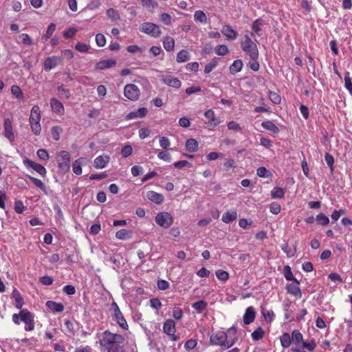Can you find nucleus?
I'll return each instance as SVG.
<instances>
[{"instance_id":"f257e3e1","label":"nucleus","mask_w":352,"mask_h":352,"mask_svg":"<svg viewBox=\"0 0 352 352\" xmlns=\"http://www.w3.org/2000/svg\"><path fill=\"white\" fill-rule=\"evenodd\" d=\"M124 342V338L121 334L106 330L101 335L99 343L102 352H125Z\"/></svg>"},{"instance_id":"f03ea898","label":"nucleus","mask_w":352,"mask_h":352,"mask_svg":"<svg viewBox=\"0 0 352 352\" xmlns=\"http://www.w3.org/2000/svg\"><path fill=\"white\" fill-rule=\"evenodd\" d=\"M12 319L16 325H19L21 322H24V329L26 331H32L34 329V314L28 309H21L19 314H14Z\"/></svg>"},{"instance_id":"7ed1b4c3","label":"nucleus","mask_w":352,"mask_h":352,"mask_svg":"<svg viewBox=\"0 0 352 352\" xmlns=\"http://www.w3.org/2000/svg\"><path fill=\"white\" fill-rule=\"evenodd\" d=\"M237 340V338L228 340V334L221 331L212 333L210 338V343L212 345L220 346L223 350L228 349L232 346Z\"/></svg>"},{"instance_id":"20e7f679","label":"nucleus","mask_w":352,"mask_h":352,"mask_svg":"<svg viewBox=\"0 0 352 352\" xmlns=\"http://www.w3.org/2000/svg\"><path fill=\"white\" fill-rule=\"evenodd\" d=\"M241 47L252 60H255L258 58V50L256 44L253 42L248 35L243 36V40L241 42Z\"/></svg>"},{"instance_id":"39448f33","label":"nucleus","mask_w":352,"mask_h":352,"mask_svg":"<svg viewBox=\"0 0 352 352\" xmlns=\"http://www.w3.org/2000/svg\"><path fill=\"white\" fill-rule=\"evenodd\" d=\"M140 30L142 32H144L154 38L159 37L162 34V31L160 30V27L157 25L150 22L143 23L140 25Z\"/></svg>"},{"instance_id":"423d86ee","label":"nucleus","mask_w":352,"mask_h":352,"mask_svg":"<svg viewBox=\"0 0 352 352\" xmlns=\"http://www.w3.org/2000/svg\"><path fill=\"white\" fill-rule=\"evenodd\" d=\"M58 168L60 170L66 172L70 168V154L66 151L59 152L56 157Z\"/></svg>"},{"instance_id":"0eeeda50","label":"nucleus","mask_w":352,"mask_h":352,"mask_svg":"<svg viewBox=\"0 0 352 352\" xmlns=\"http://www.w3.org/2000/svg\"><path fill=\"white\" fill-rule=\"evenodd\" d=\"M124 95L129 100L135 101L140 97V90L134 84H127L124 88Z\"/></svg>"},{"instance_id":"6e6552de","label":"nucleus","mask_w":352,"mask_h":352,"mask_svg":"<svg viewBox=\"0 0 352 352\" xmlns=\"http://www.w3.org/2000/svg\"><path fill=\"white\" fill-rule=\"evenodd\" d=\"M156 223L164 228H169L173 223V217L168 212H160L155 217Z\"/></svg>"},{"instance_id":"1a4fd4ad","label":"nucleus","mask_w":352,"mask_h":352,"mask_svg":"<svg viewBox=\"0 0 352 352\" xmlns=\"http://www.w3.org/2000/svg\"><path fill=\"white\" fill-rule=\"evenodd\" d=\"M111 307L113 310L114 320H116L117 322V323L119 324V326L122 329H125V330L128 329L127 322H126V320L124 319V318L120 308L118 307V305L116 304V302H113L111 304Z\"/></svg>"},{"instance_id":"9d476101","label":"nucleus","mask_w":352,"mask_h":352,"mask_svg":"<svg viewBox=\"0 0 352 352\" xmlns=\"http://www.w3.org/2000/svg\"><path fill=\"white\" fill-rule=\"evenodd\" d=\"M163 330L166 334L170 336L172 340L176 341L179 339V337L175 334L176 329L174 320L171 319L166 320L164 323Z\"/></svg>"},{"instance_id":"9b49d317","label":"nucleus","mask_w":352,"mask_h":352,"mask_svg":"<svg viewBox=\"0 0 352 352\" xmlns=\"http://www.w3.org/2000/svg\"><path fill=\"white\" fill-rule=\"evenodd\" d=\"M4 136L11 142L14 141L15 136L12 129V122L11 119L6 118L3 122Z\"/></svg>"},{"instance_id":"f8f14e48","label":"nucleus","mask_w":352,"mask_h":352,"mask_svg":"<svg viewBox=\"0 0 352 352\" xmlns=\"http://www.w3.org/2000/svg\"><path fill=\"white\" fill-rule=\"evenodd\" d=\"M62 61V58L57 56L47 57L44 62V69L47 72L52 70L58 66Z\"/></svg>"},{"instance_id":"ddd939ff","label":"nucleus","mask_w":352,"mask_h":352,"mask_svg":"<svg viewBox=\"0 0 352 352\" xmlns=\"http://www.w3.org/2000/svg\"><path fill=\"white\" fill-rule=\"evenodd\" d=\"M161 80L168 86L179 89L182 86V82L176 77L172 76H161Z\"/></svg>"},{"instance_id":"4468645a","label":"nucleus","mask_w":352,"mask_h":352,"mask_svg":"<svg viewBox=\"0 0 352 352\" xmlns=\"http://www.w3.org/2000/svg\"><path fill=\"white\" fill-rule=\"evenodd\" d=\"M23 163L26 166L32 168L42 176H45L47 173V170L43 165L36 163L32 160L26 159L23 161Z\"/></svg>"},{"instance_id":"2eb2a0df","label":"nucleus","mask_w":352,"mask_h":352,"mask_svg":"<svg viewBox=\"0 0 352 352\" xmlns=\"http://www.w3.org/2000/svg\"><path fill=\"white\" fill-rule=\"evenodd\" d=\"M117 63L115 59H104L96 63L95 68L97 70H104L114 67Z\"/></svg>"},{"instance_id":"dca6fc26","label":"nucleus","mask_w":352,"mask_h":352,"mask_svg":"<svg viewBox=\"0 0 352 352\" xmlns=\"http://www.w3.org/2000/svg\"><path fill=\"white\" fill-rule=\"evenodd\" d=\"M256 317V311L254 307H248L243 315V322L245 324H250L254 322Z\"/></svg>"},{"instance_id":"f3484780","label":"nucleus","mask_w":352,"mask_h":352,"mask_svg":"<svg viewBox=\"0 0 352 352\" xmlns=\"http://www.w3.org/2000/svg\"><path fill=\"white\" fill-rule=\"evenodd\" d=\"M146 197L151 201L158 205L162 204L164 201V197L162 194L153 190L147 192Z\"/></svg>"},{"instance_id":"a211bd4d","label":"nucleus","mask_w":352,"mask_h":352,"mask_svg":"<svg viewBox=\"0 0 352 352\" xmlns=\"http://www.w3.org/2000/svg\"><path fill=\"white\" fill-rule=\"evenodd\" d=\"M11 298L14 300L13 305L16 308L21 310L23 309L22 307L24 305L23 298L16 289H13Z\"/></svg>"},{"instance_id":"6ab92c4d","label":"nucleus","mask_w":352,"mask_h":352,"mask_svg":"<svg viewBox=\"0 0 352 352\" xmlns=\"http://www.w3.org/2000/svg\"><path fill=\"white\" fill-rule=\"evenodd\" d=\"M148 113V110L145 107H140L135 111H133L126 116V120H132L138 118H144Z\"/></svg>"},{"instance_id":"aec40b11","label":"nucleus","mask_w":352,"mask_h":352,"mask_svg":"<svg viewBox=\"0 0 352 352\" xmlns=\"http://www.w3.org/2000/svg\"><path fill=\"white\" fill-rule=\"evenodd\" d=\"M221 33L226 36L228 40L233 41L237 37V32L228 25H225L222 27Z\"/></svg>"},{"instance_id":"412c9836","label":"nucleus","mask_w":352,"mask_h":352,"mask_svg":"<svg viewBox=\"0 0 352 352\" xmlns=\"http://www.w3.org/2000/svg\"><path fill=\"white\" fill-rule=\"evenodd\" d=\"M50 106L52 110L59 115H63L65 109L63 104L56 98H53L50 100Z\"/></svg>"},{"instance_id":"4be33fe9","label":"nucleus","mask_w":352,"mask_h":352,"mask_svg":"<svg viewBox=\"0 0 352 352\" xmlns=\"http://www.w3.org/2000/svg\"><path fill=\"white\" fill-rule=\"evenodd\" d=\"M41 110L38 106L34 105L31 109V114L30 117V124L38 123L41 120Z\"/></svg>"},{"instance_id":"5701e85b","label":"nucleus","mask_w":352,"mask_h":352,"mask_svg":"<svg viewBox=\"0 0 352 352\" xmlns=\"http://www.w3.org/2000/svg\"><path fill=\"white\" fill-rule=\"evenodd\" d=\"M109 157L107 155L98 156L94 162V166L96 168H104L109 162Z\"/></svg>"},{"instance_id":"b1692460","label":"nucleus","mask_w":352,"mask_h":352,"mask_svg":"<svg viewBox=\"0 0 352 352\" xmlns=\"http://www.w3.org/2000/svg\"><path fill=\"white\" fill-rule=\"evenodd\" d=\"M237 218V212L235 209L227 211L222 216L221 220L226 223H229Z\"/></svg>"},{"instance_id":"393cba45","label":"nucleus","mask_w":352,"mask_h":352,"mask_svg":"<svg viewBox=\"0 0 352 352\" xmlns=\"http://www.w3.org/2000/svg\"><path fill=\"white\" fill-rule=\"evenodd\" d=\"M204 116L208 120V124L209 126L214 127L219 124L215 117L214 112L212 109L207 110L204 113Z\"/></svg>"},{"instance_id":"a878e982","label":"nucleus","mask_w":352,"mask_h":352,"mask_svg":"<svg viewBox=\"0 0 352 352\" xmlns=\"http://www.w3.org/2000/svg\"><path fill=\"white\" fill-rule=\"evenodd\" d=\"M86 162V158L80 157L75 160L72 164V170L77 175H80L82 174V164Z\"/></svg>"},{"instance_id":"bb28decb","label":"nucleus","mask_w":352,"mask_h":352,"mask_svg":"<svg viewBox=\"0 0 352 352\" xmlns=\"http://www.w3.org/2000/svg\"><path fill=\"white\" fill-rule=\"evenodd\" d=\"M46 305L51 311L56 313H60L64 310V306L60 302L49 300L46 302Z\"/></svg>"},{"instance_id":"cd10ccee","label":"nucleus","mask_w":352,"mask_h":352,"mask_svg":"<svg viewBox=\"0 0 352 352\" xmlns=\"http://www.w3.org/2000/svg\"><path fill=\"white\" fill-rule=\"evenodd\" d=\"M162 42L163 46L167 52H170L173 51L175 48V40L172 37L165 36L164 37Z\"/></svg>"},{"instance_id":"c85d7f7f","label":"nucleus","mask_w":352,"mask_h":352,"mask_svg":"<svg viewBox=\"0 0 352 352\" xmlns=\"http://www.w3.org/2000/svg\"><path fill=\"white\" fill-rule=\"evenodd\" d=\"M261 126L263 129L268 130L273 133H278L279 132V129L272 121H264L261 123Z\"/></svg>"},{"instance_id":"c756f323","label":"nucleus","mask_w":352,"mask_h":352,"mask_svg":"<svg viewBox=\"0 0 352 352\" xmlns=\"http://www.w3.org/2000/svg\"><path fill=\"white\" fill-rule=\"evenodd\" d=\"M198 142L193 138L188 139L186 142V148L188 152H195L198 149Z\"/></svg>"},{"instance_id":"7c9ffc66","label":"nucleus","mask_w":352,"mask_h":352,"mask_svg":"<svg viewBox=\"0 0 352 352\" xmlns=\"http://www.w3.org/2000/svg\"><path fill=\"white\" fill-rule=\"evenodd\" d=\"M243 66V63L241 60H235L232 64L230 66V72L231 74H234L241 71Z\"/></svg>"},{"instance_id":"2f4dec72","label":"nucleus","mask_w":352,"mask_h":352,"mask_svg":"<svg viewBox=\"0 0 352 352\" xmlns=\"http://www.w3.org/2000/svg\"><path fill=\"white\" fill-rule=\"evenodd\" d=\"M190 56L187 50H182L177 53V63H184L190 60Z\"/></svg>"},{"instance_id":"473e14b6","label":"nucleus","mask_w":352,"mask_h":352,"mask_svg":"<svg viewBox=\"0 0 352 352\" xmlns=\"http://www.w3.org/2000/svg\"><path fill=\"white\" fill-rule=\"evenodd\" d=\"M107 17L112 21H119L120 16L118 10L114 8H109L106 11Z\"/></svg>"},{"instance_id":"72a5a7b5","label":"nucleus","mask_w":352,"mask_h":352,"mask_svg":"<svg viewBox=\"0 0 352 352\" xmlns=\"http://www.w3.org/2000/svg\"><path fill=\"white\" fill-rule=\"evenodd\" d=\"M280 341L283 348H288L292 342V338L288 333H284L280 337Z\"/></svg>"},{"instance_id":"f704fd0d","label":"nucleus","mask_w":352,"mask_h":352,"mask_svg":"<svg viewBox=\"0 0 352 352\" xmlns=\"http://www.w3.org/2000/svg\"><path fill=\"white\" fill-rule=\"evenodd\" d=\"M116 236L120 240L130 239L131 237V232L126 229H121L116 232Z\"/></svg>"},{"instance_id":"c9c22d12","label":"nucleus","mask_w":352,"mask_h":352,"mask_svg":"<svg viewBox=\"0 0 352 352\" xmlns=\"http://www.w3.org/2000/svg\"><path fill=\"white\" fill-rule=\"evenodd\" d=\"M263 25V21L261 19H258L253 22L252 29L256 35L260 36V32Z\"/></svg>"},{"instance_id":"e433bc0d","label":"nucleus","mask_w":352,"mask_h":352,"mask_svg":"<svg viewBox=\"0 0 352 352\" xmlns=\"http://www.w3.org/2000/svg\"><path fill=\"white\" fill-rule=\"evenodd\" d=\"M207 307V303L204 300H199L192 304V307L195 309L198 314H201Z\"/></svg>"},{"instance_id":"4c0bfd02","label":"nucleus","mask_w":352,"mask_h":352,"mask_svg":"<svg viewBox=\"0 0 352 352\" xmlns=\"http://www.w3.org/2000/svg\"><path fill=\"white\" fill-rule=\"evenodd\" d=\"M287 291L288 293L294 295V296H301V291L298 286L294 285V284H289L287 286Z\"/></svg>"},{"instance_id":"58836bf2","label":"nucleus","mask_w":352,"mask_h":352,"mask_svg":"<svg viewBox=\"0 0 352 352\" xmlns=\"http://www.w3.org/2000/svg\"><path fill=\"white\" fill-rule=\"evenodd\" d=\"M252 338L254 341L261 340L264 336V331L262 327H259L255 329L251 334Z\"/></svg>"},{"instance_id":"ea45409f","label":"nucleus","mask_w":352,"mask_h":352,"mask_svg":"<svg viewBox=\"0 0 352 352\" xmlns=\"http://www.w3.org/2000/svg\"><path fill=\"white\" fill-rule=\"evenodd\" d=\"M285 195V190L280 187H276L271 191V196L274 199H281Z\"/></svg>"},{"instance_id":"a19ab883","label":"nucleus","mask_w":352,"mask_h":352,"mask_svg":"<svg viewBox=\"0 0 352 352\" xmlns=\"http://www.w3.org/2000/svg\"><path fill=\"white\" fill-rule=\"evenodd\" d=\"M194 20L202 23H206L207 22V16L203 11L197 10L194 14Z\"/></svg>"},{"instance_id":"79ce46f5","label":"nucleus","mask_w":352,"mask_h":352,"mask_svg":"<svg viewBox=\"0 0 352 352\" xmlns=\"http://www.w3.org/2000/svg\"><path fill=\"white\" fill-rule=\"evenodd\" d=\"M292 341L294 343L298 344L300 342H303V336L302 334L298 330H294L292 333Z\"/></svg>"},{"instance_id":"37998d69","label":"nucleus","mask_w":352,"mask_h":352,"mask_svg":"<svg viewBox=\"0 0 352 352\" xmlns=\"http://www.w3.org/2000/svg\"><path fill=\"white\" fill-rule=\"evenodd\" d=\"M11 93L17 99H19V100L23 99V93L21 90V89L18 85H12L11 87Z\"/></svg>"},{"instance_id":"c03bdc74","label":"nucleus","mask_w":352,"mask_h":352,"mask_svg":"<svg viewBox=\"0 0 352 352\" xmlns=\"http://www.w3.org/2000/svg\"><path fill=\"white\" fill-rule=\"evenodd\" d=\"M58 94L60 98L64 99H69L71 96L69 90L65 89L63 85L58 87Z\"/></svg>"},{"instance_id":"a18cd8bd","label":"nucleus","mask_w":352,"mask_h":352,"mask_svg":"<svg viewBox=\"0 0 352 352\" xmlns=\"http://www.w3.org/2000/svg\"><path fill=\"white\" fill-rule=\"evenodd\" d=\"M344 86L350 94L352 95V81L349 72L344 73Z\"/></svg>"},{"instance_id":"49530a36","label":"nucleus","mask_w":352,"mask_h":352,"mask_svg":"<svg viewBox=\"0 0 352 352\" xmlns=\"http://www.w3.org/2000/svg\"><path fill=\"white\" fill-rule=\"evenodd\" d=\"M316 221L321 226H327L329 223V219L323 213L318 214L316 217Z\"/></svg>"},{"instance_id":"de8ad7c7","label":"nucleus","mask_w":352,"mask_h":352,"mask_svg":"<svg viewBox=\"0 0 352 352\" xmlns=\"http://www.w3.org/2000/svg\"><path fill=\"white\" fill-rule=\"evenodd\" d=\"M217 278L221 281L226 282L229 279L230 275L228 272L222 270H218L215 272Z\"/></svg>"},{"instance_id":"09e8293b","label":"nucleus","mask_w":352,"mask_h":352,"mask_svg":"<svg viewBox=\"0 0 352 352\" xmlns=\"http://www.w3.org/2000/svg\"><path fill=\"white\" fill-rule=\"evenodd\" d=\"M63 129L59 126H54L51 129L52 138L58 141L60 139V134L62 133Z\"/></svg>"},{"instance_id":"8fccbe9b","label":"nucleus","mask_w":352,"mask_h":352,"mask_svg":"<svg viewBox=\"0 0 352 352\" xmlns=\"http://www.w3.org/2000/svg\"><path fill=\"white\" fill-rule=\"evenodd\" d=\"M28 178L34 183V184L40 188L42 191L46 192V186L45 184L39 179L33 177L32 176H28Z\"/></svg>"},{"instance_id":"3c124183","label":"nucleus","mask_w":352,"mask_h":352,"mask_svg":"<svg viewBox=\"0 0 352 352\" xmlns=\"http://www.w3.org/2000/svg\"><path fill=\"white\" fill-rule=\"evenodd\" d=\"M285 278L287 280H293L295 281L296 283H299V282L295 278L292 274L291 268L289 266H285V272H284Z\"/></svg>"},{"instance_id":"603ef678","label":"nucleus","mask_w":352,"mask_h":352,"mask_svg":"<svg viewBox=\"0 0 352 352\" xmlns=\"http://www.w3.org/2000/svg\"><path fill=\"white\" fill-rule=\"evenodd\" d=\"M157 157L163 161L168 162H170L172 160L170 154L165 151H160L157 153Z\"/></svg>"},{"instance_id":"864d4df0","label":"nucleus","mask_w":352,"mask_h":352,"mask_svg":"<svg viewBox=\"0 0 352 352\" xmlns=\"http://www.w3.org/2000/svg\"><path fill=\"white\" fill-rule=\"evenodd\" d=\"M269 98L270 100L276 104H280L281 102V98L276 92L270 91Z\"/></svg>"},{"instance_id":"5fc2aeb1","label":"nucleus","mask_w":352,"mask_h":352,"mask_svg":"<svg viewBox=\"0 0 352 352\" xmlns=\"http://www.w3.org/2000/svg\"><path fill=\"white\" fill-rule=\"evenodd\" d=\"M96 42L98 47H103L106 44V38L102 34H97L96 35Z\"/></svg>"},{"instance_id":"6e6d98bb","label":"nucleus","mask_w":352,"mask_h":352,"mask_svg":"<svg viewBox=\"0 0 352 352\" xmlns=\"http://www.w3.org/2000/svg\"><path fill=\"white\" fill-rule=\"evenodd\" d=\"M217 65V61L216 60H211L209 63H208L204 68V73L209 74L210 73Z\"/></svg>"},{"instance_id":"4d7b16f0","label":"nucleus","mask_w":352,"mask_h":352,"mask_svg":"<svg viewBox=\"0 0 352 352\" xmlns=\"http://www.w3.org/2000/svg\"><path fill=\"white\" fill-rule=\"evenodd\" d=\"M26 209V207L24 206L23 201H16L14 203V210L18 214H21Z\"/></svg>"},{"instance_id":"13d9d810","label":"nucleus","mask_w":352,"mask_h":352,"mask_svg":"<svg viewBox=\"0 0 352 352\" xmlns=\"http://www.w3.org/2000/svg\"><path fill=\"white\" fill-rule=\"evenodd\" d=\"M159 143L160 146L164 149H167L170 146V140L165 136L161 137L160 138Z\"/></svg>"},{"instance_id":"bf43d9fd","label":"nucleus","mask_w":352,"mask_h":352,"mask_svg":"<svg viewBox=\"0 0 352 352\" xmlns=\"http://www.w3.org/2000/svg\"><path fill=\"white\" fill-rule=\"evenodd\" d=\"M19 37L21 38V42L27 45H31L33 44L32 38L25 33L21 34Z\"/></svg>"},{"instance_id":"052dcab7","label":"nucleus","mask_w":352,"mask_h":352,"mask_svg":"<svg viewBox=\"0 0 352 352\" xmlns=\"http://www.w3.org/2000/svg\"><path fill=\"white\" fill-rule=\"evenodd\" d=\"M90 47L89 45L85 44V43H78L76 45H75V49L76 50H78V52H87L89 50Z\"/></svg>"},{"instance_id":"680f3d73","label":"nucleus","mask_w":352,"mask_h":352,"mask_svg":"<svg viewBox=\"0 0 352 352\" xmlns=\"http://www.w3.org/2000/svg\"><path fill=\"white\" fill-rule=\"evenodd\" d=\"M132 152V146L130 145H126L122 148L121 155L123 157H127L131 155Z\"/></svg>"},{"instance_id":"e2e57ef3","label":"nucleus","mask_w":352,"mask_h":352,"mask_svg":"<svg viewBox=\"0 0 352 352\" xmlns=\"http://www.w3.org/2000/svg\"><path fill=\"white\" fill-rule=\"evenodd\" d=\"M216 53L219 56H225L228 53V47L225 45H220L216 50Z\"/></svg>"},{"instance_id":"0e129e2a","label":"nucleus","mask_w":352,"mask_h":352,"mask_svg":"<svg viewBox=\"0 0 352 352\" xmlns=\"http://www.w3.org/2000/svg\"><path fill=\"white\" fill-rule=\"evenodd\" d=\"M256 174L260 177H267L270 175V173L266 168L262 166L257 169Z\"/></svg>"},{"instance_id":"69168bd1","label":"nucleus","mask_w":352,"mask_h":352,"mask_svg":"<svg viewBox=\"0 0 352 352\" xmlns=\"http://www.w3.org/2000/svg\"><path fill=\"white\" fill-rule=\"evenodd\" d=\"M151 307L156 310H159L162 307V302L158 298H151L150 300Z\"/></svg>"},{"instance_id":"338daca9","label":"nucleus","mask_w":352,"mask_h":352,"mask_svg":"<svg viewBox=\"0 0 352 352\" xmlns=\"http://www.w3.org/2000/svg\"><path fill=\"white\" fill-rule=\"evenodd\" d=\"M197 344V340L194 339H190L185 343L184 348L187 351L192 350L196 347Z\"/></svg>"},{"instance_id":"774afa93","label":"nucleus","mask_w":352,"mask_h":352,"mask_svg":"<svg viewBox=\"0 0 352 352\" xmlns=\"http://www.w3.org/2000/svg\"><path fill=\"white\" fill-rule=\"evenodd\" d=\"M160 21L165 25H170L171 23V16L168 13H163L160 16Z\"/></svg>"}]
</instances>
